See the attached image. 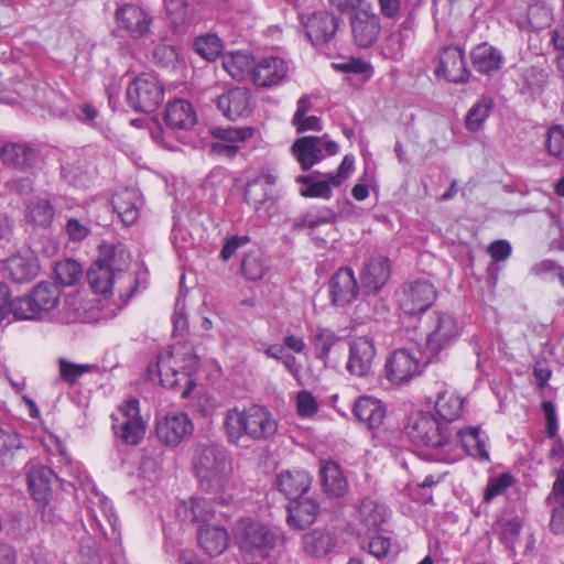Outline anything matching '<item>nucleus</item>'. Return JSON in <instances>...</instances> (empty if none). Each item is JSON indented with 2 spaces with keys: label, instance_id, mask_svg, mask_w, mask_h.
<instances>
[{
  "label": "nucleus",
  "instance_id": "obj_4",
  "mask_svg": "<svg viewBox=\"0 0 564 564\" xmlns=\"http://www.w3.org/2000/svg\"><path fill=\"white\" fill-rule=\"evenodd\" d=\"M224 426L229 443L235 445L243 436L253 441L268 440L278 430V423L271 412L265 406L259 404L228 410Z\"/></svg>",
  "mask_w": 564,
  "mask_h": 564
},
{
  "label": "nucleus",
  "instance_id": "obj_30",
  "mask_svg": "<svg viewBox=\"0 0 564 564\" xmlns=\"http://www.w3.org/2000/svg\"><path fill=\"white\" fill-rule=\"evenodd\" d=\"M352 413L361 425L370 431H376L382 425L387 409L378 399L360 397L354 404Z\"/></svg>",
  "mask_w": 564,
  "mask_h": 564
},
{
  "label": "nucleus",
  "instance_id": "obj_44",
  "mask_svg": "<svg viewBox=\"0 0 564 564\" xmlns=\"http://www.w3.org/2000/svg\"><path fill=\"white\" fill-rule=\"evenodd\" d=\"M341 343V338L330 328L317 327L312 332L311 344L315 357L327 364L333 349Z\"/></svg>",
  "mask_w": 564,
  "mask_h": 564
},
{
  "label": "nucleus",
  "instance_id": "obj_15",
  "mask_svg": "<svg viewBox=\"0 0 564 564\" xmlns=\"http://www.w3.org/2000/svg\"><path fill=\"white\" fill-rule=\"evenodd\" d=\"M437 292L433 283L417 279L403 284L398 303L400 310L410 316L425 313L436 301Z\"/></svg>",
  "mask_w": 564,
  "mask_h": 564
},
{
  "label": "nucleus",
  "instance_id": "obj_32",
  "mask_svg": "<svg viewBox=\"0 0 564 564\" xmlns=\"http://www.w3.org/2000/svg\"><path fill=\"white\" fill-rule=\"evenodd\" d=\"M254 133L251 127L215 128L213 135L219 140L214 150L226 156H234L238 152L237 143L249 140Z\"/></svg>",
  "mask_w": 564,
  "mask_h": 564
},
{
  "label": "nucleus",
  "instance_id": "obj_1",
  "mask_svg": "<svg viewBox=\"0 0 564 564\" xmlns=\"http://www.w3.org/2000/svg\"><path fill=\"white\" fill-rule=\"evenodd\" d=\"M200 488L219 505H229L236 495L232 463L226 448L217 443H198L192 458Z\"/></svg>",
  "mask_w": 564,
  "mask_h": 564
},
{
  "label": "nucleus",
  "instance_id": "obj_35",
  "mask_svg": "<svg viewBox=\"0 0 564 564\" xmlns=\"http://www.w3.org/2000/svg\"><path fill=\"white\" fill-rule=\"evenodd\" d=\"M164 121L175 132L187 131L195 126L197 117L188 101L175 99L167 105Z\"/></svg>",
  "mask_w": 564,
  "mask_h": 564
},
{
  "label": "nucleus",
  "instance_id": "obj_45",
  "mask_svg": "<svg viewBox=\"0 0 564 564\" xmlns=\"http://www.w3.org/2000/svg\"><path fill=\"white\" fill-rule=\"evenodd\" d=\"M359 519L367 531H378L388 518V509L384 505L366 498L359 507Z\"/></svg>",
  "mask_w": 564,
  "mask_h": 564
},
{
  "label": "nucleus",
  "instance_id": "obj_25",
  "mask_svg": "<svg viewBox=\"0 0 564 564\" xmlns=\"http://www.w3.org/2000/svg\"><path fill=\"white\" fill-rule=\"evenodd\" d=\"M435 75L452 83L467 82L469 72L465 64L463 50L458 46L444 47L438 55Z\"/></svg>",
  "mask_w": 564,
  "mask_h": 564
},
{
  "label": "nucleus",
  "instance_id": "obj_58",
  "mask_svg": "<svg viewBox=\"0 0 564 564\" xmlns=\"http://www.w3.org/2000/svg\"><path fill=\"white\" fill-rule=\"evenodd\" d=\"M241 270L248 280L258 281L265 275L268 265L261 253L250 252L245 257L241 264Z\"/></svg>",
  "mask_w": 564,
  "mask_h": 564
},
{
  "label": "nucleus",
  "instance_id": "obj_20",
  "mask_svg": "<svg viewBox=\"0 0 564 564\" xmlns=\"http://www.w3.org/2000/svg\"><path fill=\"white\" fill-rule=\"evenodd\" d=\"M354 42L361 48L370 47L381 32L380 17L371 9L356 10L350 18Z\"/></svg>",
  "mask_w": 564,
  "mask_h": 564
},
{
  "label": "nucleus",
  "instance_id": "obj_3",
  "mask_svg": "<svg viewBox=\"0 0 564 564\" xmlns=\"http://www.w3.org/2000/svg\"><path fill=\"white\" fill-rule=\"evenodd\" d=\"M131 254L123 243L102 242L99 246L98 258L87 273L88 282L95 293L108 297L116 284L133 279L128 273Z\"/></svg>",
  "mask_w": 564,
  "mask_h": 564
},
{
  "label": "nucleus",
  "instance_id": "obj_49",
  "mask_svg": "<svg viewBox=\"0 0 564 564\" xmlns=\"http://www.w3.org/2000/svg\"><path fill=\"white\" fill-rule=\"evenodd\" d=\"M28 223L40 227H48L54 219V206L46 198H34L26 207Z\"/></svg>",
  "mask_w": 564,
  "mask_h": 564
},
{
  "label": "nucleus",
  "instance_id": "obj_53",
  "mask_svg": "<svg viewBox=\"0 0 564 564\" xmlns=\"http://www.w3.org/2000/svg\"><path fill=\"white\" fill-rule=\"evenodd\" d=\"M193 46L195 52L206 61H215L223 51V42L216 34L198 36Z\"/></svg>",
  "mask_w": 564,
  "mask_h": 564
},
{
  "label": "nucleus",
  "instance_id": "obj_26",
  "mask_svg": "<svg viewBox=\"0 0 564 564\" xmlns=\"http://www.w3.org/2000/svg\"><path fill=\"white\" fill-rule=\"evenodd\" d=\"M390 275V260L383 256L371 257L360 271L361 288L367 294H377L387 284Z\"/></svg>",
  "mask_w": 564,
  "mask_h": 564
},
{
  "label": "nucleus",
  "instance_id": "obj_14",
  "mask_svg": "<svg viewBox=\"0 0 564 564\" xmlns=\"http://www.w3.org/2000/svg\"><path fill=\"white\" fill-rule=\"evenodd\" d=\"M459 334L460 327L453 315L435 311L429 316L426 324V348L435 356L448 348Z\"/></svg>",
  "mask_w": 564,
  "mask_h": 564
},
{
  "label": "nucleus",
  "instance_id": "obj_61",
  "mask_svg": "<svg viewBox=\"0 0 564 564\" xmlns=\"http://www.w3.org/2000/svg\"><path fill=\"white\" fill-rule=\"evenodd\" d=\"M187 508V506H185ZM188 509L193 516V520L202 525L208 524L207 522L213 519L215 510L212 507L210 500L206 498H192L188 502Z\"/></svg>",
  "mask_w": 564,
  "mask_h": 564
},
{
  "label": "nucleus",
  "instance_id": "obj_54",
  "mask_svg": "<svg viewBox=\"0 0 564 564\" xmlns=\"http://www.w3.org/2000/svg\"><path fill=\"white\" fill-rule=\"evenodd\" d=\"M512 248L509 241L500 239L495 240L488 246V253L492 259V263L488 265L487 272L496 282L498 280L499 265L497 262L506 261L511 254Z\"/></svg>",
  "mask_w": 564,
  "mask_h": 564
},
{
  "label": "nucleus",
  "instance_id": "obj_9",
  "mask_svg": "<svg viewBox=\"0 0 564 564\" xmlns=\"http://www.w3.org/2000/svg\"><path fill=\"white\" fill-rule=\"evenodd\" d=\"M466 454L481 460L489 459L486 441L481 436L479 427L458 430L455 437H452V432L448 431L445 445L438 456V462L454 463Z\"/></svg>",
  "mask_w": 564,
  "mask_h": 564
},
{
  "label": "nucleus",
  "instance_id": "obj_7",
  "mask_svg": "<svg viewBox=\"0 0 564 564\" xmlns=\"http://www.w3.org/2000/svg\"><path fill=\"white\" fill-rule=\"evenodd\" d=\"M59 299L58 286L40 282L28 295L15 299L14 317L22 321L42 319L57 307Z\"/></svg>",
  "mask_w": 564,
  "mask_h": 564
},
{
  "label": "nucleus",
  "instance_id": "obj_33",
  "mask_svg": "<svg viewBox=\"0 0 564 564\" xmlns=\"http://www.w3.org/2000/svg\"><path fill=\"white\" fill-rule=\"evenodd\" d=\"M54 478L55 474L50 467L37 463L28 465L26 479L34 500L41 503L48 501L51 485Z\"/></svg>",
  "mask_w": 564,
  "mask_h": 564
},
{
  "label": "nucleus",
  "instance_id": "obj_5",
  "mask_svg": "<svg viewBox=\"0 0 564 564\" xmlns=\"http://www.w3.org/2000/svg\"><path fill=\"white\" fill-rule=\"evenodd\" d=\"M234 540L240 551L264 558L283 545L285 536L280 528L243 518L237 521L234 528Z\"/></svg>",
  "mask_w": 564,
  "mask_h": 564
},
{
  "label": "nucleus",
  "instance_id": "obj_13",
  "mask_svg": "<svg viewBox=\"0 0 564 564\" xmlns=\"http://www.w3.org/2000/svg\"><path fill=\"white\" fill-rule=\"evenodd\" d=\"M424 366L425 362L422 360L419 350L399 348L387 357L384 364L386 378L393 384L408 383L422 373Z\"/></svg>",
  "mask_w": 564,
  "mask_h": 564
},
{
  "label": "nucleus",
  "instance_id": "obj_12",
  "mask_svg": "<svg viewBox=\"0 0 564 564\" xmlns=\"http://www.w3.org/2000/svg\"><path fill=\"white\" fill-rule=\"evenodd\" d=\"M276 181L275 174L262 172L246 186L245 200L252 206L259 217L271 218L278 210L274 188Z\"/></svg>",
  "mask_w": 564,
  "mask_h": 564
},
{
  "label": "nucleus",
  "instance_id": "obj_6",
  "mask_svg": "<svg viewBox=\"0 0 564 564\" xmlns=\"http://www.w3.org/2000/svg\"><path fill=\"white\" fill-rule=\"evenodd\" d=\"M404 430L413 444L432 449L433 458L438 460L449 431L445 423L429 411H415L409 415Z\"/></svg>",
  "mask_w": 564,
  "mask_h": 564
},
{
  "label": "nucleus",
  "instance_id": "obj_24",
  "mask_svg": "<svg viewBox=\"0 0 564 564\" xmlns=\"http://www.w3.org/2000/svg\"><path fill=\"white\" fill-rule=\"evenodd\" d=\"M290 72L289 63L279 56H265L254 63L252 82L259 87L280 85Z\"/></svg>",
  "mask_w": 564,
  "mask_h": 564
},
{
  "label": "nucleus",
  "instance_id": "obj_29",
  "mask_svg": "<svg viewBox=\"0 0 564 564\" xmlns=\"http://www.w3.org/2000/svg\"><path fill=\"white\" fill-rule=\"evenodd\" d=\"M553 21V8L544 0H534L528 6L527 12L514 20L520 30L528 32L546 29Z\"/></svg>",
  "mask_w": 564,
  "mask_h": 564
},
{
  "label": "nucleus",
  "instance_id": "obj_10",
  "mask_svg": "<svg viewBox=\"0 0 564 564\" xmlns=\"http://www.w3.org/2000/svg\"><path fill=\"white\" fill-rule=\"evenodd\" d=\"M164 98L163 87L154 74L143 73L135 77L127 88V100L138 112H153Z\"/></svg>",
  "mask_w": 564,
  "mask_h": 564
},
{
  "label": "nucleus",
  "instance_id": "obj_37",
  "mask_svg": "<svg viewBox=\"0 0 564 564\" xmlns=\"http://www.w3.org/2000/svg\"><path fill=\"white\" fill-rule=\"evenodd\" d=\"M549 80V74L544 67L531 65L519 69V79L517 82L519 90L522 95L530 97L540 96Z\"/></svg>",
  "mask_w": 564,
  "mask_h": 564
},
{
  "label": "nucleus",
  "instance_id": "obj_17",
  "mask_svg": "<svg viewBox=\"0 0 564 564\" xmlns=\"http://www.w3.org/2000/svg\"><path fill=\"white\" fill-rule=\"evenodd\" d=\"M2 276L17 284L33 281L40 272V262L36 254L30 250H20L0 264Z\"/></svg>",
  "mask_w": 564,
  "mask_h": 564
},
{
  "label": "nucleus",
  "instance_id": "obj_36",
  "mask_svg": "<svg viewBox=\"0 0 564 564\" xmlns=\"http://www.w3.org/2000/svg\"><path fill=\"white\" fill-rule=\"evenodd\" d=\"M471 63L478 73L491 75L501 69L505 57L500 50L484 42L471 51Z\"/></svg>",
  "mask_w": 564,
  "mask_h": 564
},
{
  "label": "nucleus",
  "instance_id": "obj_64",
  "mask_svg": "<svg viewBox=\"0 0 564 564\" xmlns=\"http://www.w3.org/2000/svg\"><path fill=\"white\" fill-rule=\"evenodd\" d=\"M178 58V53L174 46L159 45L153 52V59L158 65L169 67L174 65Z\"/></svg>",
  "mask_w": 564,
  "mask_h": 564
},
{
  "label": "nucleus",
  "instance_id": "obj_56",
  "mask_svg": "<svg viewBox=\"0 0 564 564\" xmlns=\"http://www.w3.org/2000/svg\"><path fill=\"white\" fill-rule=\"evenodd\" d=\"M544 147L550 156L564 160V127L552 126L547 129L544 139Z\"/></svg>",
  "mask_w": 564,
  "mask_h": 564
},
{
  "label": "nucleus",
  "instance_id": "obj_62",
  "mask_svg": "<svg viewBox=\"0 0 564 564\" xmlns=\"http://www.w3.org/2000/svg\"><path fill=\"white\" fill-rule=\"evenodd\" d=\"M20 447V436L10 426L0 427V460Z\"/></svg>",
  "mask_w": 564,
  "mask_h": 564
},
{
  "label": "nucleus",
  "instance_id": "obj_2",
  "mask_svg": "<svg viewBox=\"0 0 564 564\" xmlns=\"http://www.w3.org/2000/svg\"><path fill=\"white\" fill-rule=\"evenodd\" d=\"M199 360L192 347H174L161 351L155 364L147 369V376L152 382L178 391L182 398H187L196 387L195 373Z\"/></svg>",
  "mask_w": 564,
  "mask_h": 564
},
{
  "label": "nucleus",
  "instance_id": "obj_50",
  "mask_svg": "<svg viewBox=\"0 0 564 564\" xmlns=\"http://www.w3.org/2000/svg\"><path fill=\"white\" fill-rule=\"evenodd\" d=\"M494 108V101L490 97H481L468 110L465 119L466 129L470 132H477L482 128L484 122L489 117Z\"/></svg>",
  "mask_w": 564,
  "mask_h": 564
},
{
  "label": "nucleus",
  "instance_id": "obj_39",
  "mask_svg": "<svg viewBox=\"0 0 564 564\" xmlns=\"http://www.w3.org/2000/svg\"><path fill=\"white\" fill-rule=\"evenodd\" d=\"M229 536L225 528L219 525H200L198 530V543L209 555H219L228 546Z\"/></svg>",
  "mask_w": 564,
  "mask_h": 564
},
{
  "label": "nucleus",
  "instance_id": "obj_8",
  "mask_svg": "<svg viewBox=\"0 0 564 564\" xmlns=\"http://www.w3.org/2000/svg\"><path fill=\"white\" fill-rule=\"evenodd\" d=\"M355 171V158L347 154L344 156L341 163L335 172L325 174L324 180H321L319 172H312L311 174L297 175L295 182L301 184L300 194L304 197H314L329 199L332 197V187H339L344 184Z\"/></svg>",
  "mask_w": 564,
  "mask_h": 564
},
{
  "label": "nucleus",
  "instance_id": "obj_41",
  "mask_svg": "<svg viewBox=\"0 0 564 564\" xmlns=\"http://www.w3.org/2000/svg\"><path fill=\"white\" fill-rule=\"evenodd\" d=\"M319 474L323 488L327 495L343 497L346 494L348 482L338 464L332 460L323 462Z\"/></svg>",
  "mask_w": 564,
  "mask_h": 564
},
{
  "label": "nucleus",
  "instance_id": "obj_63",
  "mask_svg": "<svg viewBox=\"0 0 564 564\" xmlns=\"http://www.w3.org/2000/svg\"><path fill=\"white\" fill-rule=\"evenodd\" d=\"M523 527V521L520 517H513L512 519L506 520L500 524V538L506 544H512Z\"/></svg>",
  "mask_w": 564,
  "mask_h": 564
},
{
  "label": "nucleus",
  "instance_id": "obj_57",
  "mask_svg": "<svg viewBox=\"0 0 564 564\" xmlns=\"http://www.w3.org/2000/svg\"><path fill=\"white\" fill-rule=\"evenodd\" d=\"M97 367L89 364H74L64 358L58 360L61 378L69 386H74L85 373L91 372Z\"/></svg>",
  "mask_w": 564,
  "mask_h": 564
},
{
  "label": "nucleus",
  "instance_id": "obj_55",
  "mask_svg": "<svg viewBox=\"0 0 564 564\" xmlns=\"http://www.w3.org/2000/svg\"><path fill=\"white\" fill-rule=\"evenodd\" d=\"M513 484L514 477L509 473L490 477L484 491V502L490 503L495 498L503 495Z\"/></svg>",
  "mask_w": 564,
  "mask_h": 564
},
{
  "label": "nucleus",
  "instance_id": "obj_34",
  "mask_svg": "<svg viewBox=\"0 0 564 564\" xmlns=\"http://www.w3.org/2000/svg\"><path fill=\"white\" fill-rule=\"evenodd\" d=\"M318 511L319 505L315 499L301 496L290 501L286 522L294 529L303 530L315 521Z\"/></svg>",
  "mask_w": 564,
  "mask_h": 564
},
{
  "label": "nucleus",
  "instance_id": "obj_42",
  "mask_svg": "<svg viewBox=\"0 0 564 564\" xmlns=\"http://www.w3.org/2000/svg\"><path fill=\"white\" fill-rule=\"evenodd\" d=\"M0 156L7 165L25 169L35 162L37 154L28 143L12 142L2 147Z\"/></svg>",
  "mask_w": 564,
  "mask_h": 564
},
{
  "label": "nucleus",
  "instance_id": "obj_43",
  "mask_svg": "<svg viewBox=\"0 0 564 564\" xmlns=\"http://www.w3.org/2000/svg\"><path fill=\"white\" fill-rule=\"evenodd\" d=\"M546 503L552 507L550 529L554 534L564 533V480L556 479L552 491L546 497Z\"/></svg>",
  "mask_w": 564,
  "mask_h": 564
},
{
  "label": "nucleus",
  "instance_id": "obj_11",
  "mask_svg": "<svg viewBox=\"0 0 564 564\" xmlns=\"http://www.w3.org/2000/svg\"><path fill=\"white\" fill-rule=\"evenodd\" d=\"M338 144L327 134L297 138L291 145V153L303 171H310L328 156L337 154Z\"/></svg>",
  "mask_w": 564,
  "mask_h": 564
},
{
  "label": "nucleus",
  "instance_id": "obj_52",
  "mask_svg": "<svg viewBox=\"0 0 564 564\" xmlns=\"http://www.w3.org/2000/svg\"><path fill=\"white\" fill-rule=\"evenodd\" d=\"M83 301L79 295H68L62 310L57 314V319L64 324H73L77 322H85L86 314L83 311Z\"/></svg>",
  "mask_w": 564,
  "mask_h": 564
},
{
  "label": "nucleus",
  "instance_id": "obj_47",
  "mask_svg": "<svg viewBox=\"0 0 564 564\" xmlns=\"http://www.w3.org/2000/svg\"><path fill=\"white\" fill-rule=\"evenodd\" d=\"M252 57L242 52H234L224 55L223 67L236 80H242L253 70Z\"/></svg>",
  "mask_w": 564,
  "mask_h": 564
},
{
  "label": "nucleus",
  "instance_id": "obj_40",
  "mask_svg": "<svg viewBox=\"0 0 564 564\" xmlns=\"http://www.w3.org/2000/svg\"><path fill=\"white\" fill-rule=\"evenodd\" d=\"M303 550L314 557H323L328 554L336 544L335 535L324 529H314L302 538Z\"/></svg>",
  "mask_w": 564,
  "mask_h": 564
},
{
  "label": "nucleus",
  "instance_id": "obj_16",
  "mask_svg": "<svg viewBox=\"0 0 564 564\" xmlns=\"http://www.w3.org/2000/svg\"><path fill=\"white\" fill-rule=\"evenodd\" d=\"M115 434L128 445H137L144 436L145 424L140 416L139 401L131 399L112 415Z\"/></svg>",
  "mask_w": 564,
  "mask_h": 564
},
{
  "label": "nucleus",
  "instance_id": "obj_28",
  "mask_svg": "<svg viewBox=\"0 0 564 564\" xmlns=\"http://www.w3.org/2000/svg\"><path fill=\"white\" fill-rule=\"evenodd\" d=\"M217 108L230 120L247 117L251 112V93L242 87L230 89L218 97Z\"/></svg>",
  "mask_w": 564,
  "mask_h": 564
},
{
  "label": "nucleus",
  "instance_id": "obj_46",
  "mask_svg": "<svg viewBox=\"0 0 564 564\" xmlns=\"http://www.w3.org/2000/svg\"><path fill=\"white\" fill-rule=\"evenodd\" d=\"M463 404V399L454 393L447 391L438 393L435 401V410L440 416V421L448 426V423L460 416Z\"/></svg>",
  "mask_w": 564,
  "mask_h": 564
},
{
  "label": "nucleus",
  "instance_id": "obj_18",
  "mask_svg": "<svg viewBox=\"0 0 564 564\" xmlns=\"http://www.w3.org/2000/svg\"><path fill=\"white\" fill-rule=\"evenodd\" d=\"M155 431L163 444L175 447L193 434L194 424L186 413L171 412L156 420Z\"/></svg>",
  "mask_w": 564,
  "mask_h": 564
},
{
  "label": "nucleus",
  "instance_id": "obj_59",
  "mask_svg": "<svg viewBox=\"0 0 564 564\" xmlns=\"http://www.w3.org/2000/svg\"><path fill=\"white\" fill-rule=\"evenodd\" d=\"M336 213L328 207H319L308 210L296 224V228H315L321 225L334 223Z\"/></svg>",
  "mask_w": 564,
  "mask_h": 564
},
{
  "label": "nucleus",
  "instance_id": "obj_23",
  "mask_svg": "<svg viewBox=\"0 0 564 564\" xmlns=\"http://www.w3.org/2000/svg\"><path fill=\"white\" fill-rule=\"evenodd\" d=\"M116 21L131 37L140 39L150 32L151 17L138 4L126 3L116 10Z\"/></svg>",
  "mask_w": 564,
  "mask_h": 564
},
{
  "label": "nucleus",
  "instance_id": "obj_51",
  "mask_svg": "<svg viewBox=\"0 0 564 564\" xmlns=\"http://www.w3.org/2000/svg\"><path fill=\"white\" fill-rule=\"evenodd\" d=\"M54 272L56 280L62 285L72 286L80 281L83 275V268L77 261L65 259L56 263Z\"/></svg>",
  "mask_w": 564,
  "mask_h": 564
},
{
  "label": "nucleus",
  "instance_id": "obj_27",
  "mask_svg": "<svg viewBox=\"0 0 564 564\" xmlns=\"http://www.w3.org/2000/svg\"><path fill=\"white\" fill-rule=\"evenodd\" d=\"M329 293L332 303L336 306L348 305L357 299L359 286L350 267H343L332 275Z\"/></svg>",
  "mask_w": 564,
  "mask_h": 564
},
{
  "label": "nucleus",
  "instance_id": "obj_22",
  "mask_svg": "<svg viewBox=\"0 0 564 564\" xmlns=\"http://www.w3.org/2000/svg\"><path fill=\"white\" fill-rule=\"evenodd\" d=\"M415 26V15L409 13L399 24L398 29L386 34L382 39L380 44L382 55L386 58L400 61L403 56L406 43L414 37Z\"/></svg>",
  "mask_w": 564,
  "mask_h": 564
},
{
  "label": "nucleus",
  "instance_id": "obj_60",
  "mask_svg": "<svg viewBox=\"0 0 564 564\" xmlns=\"http://www.w3.org/2000/svg\"><path fill=\"white\" fill-rule=\"evenodd\" d=\"M295 409L300 417L312 419L317 414L319 404L312 392L307 390H301L296 393L295 397Z\"/></svg>",
  "mask_w": 564,
  "mask_h": 564
},
{
  "label": "nucleus",
  "instance_id": "obj_19",
  "mask_svg": "<svg viewBox=\"0 0 564 564\" xmlns=\"http://www.w3.org/2000/svg\"><path fill=\"white\" fill-rule=\"evenodd\" d=\"M377 349L369 337H357L349 345V356L346 365L347 371L356 377H368L373 369Z\"/></svg>",
  "mask_w": 564,
  "mask_h": 564
},
{
  "label": "nucleus",
  "instance_id": "obj_48",
  "mask_svg": "<svg viewBox=\"0 0 564 564\" xmlns=\"http://www.w3.org/2000/svg\"><path fill=\"white\" fill-rule=\"evenodd\" d=\"M166 18L175 28L191 22L195 14V0H163Z\"/></svg>",
  "mask_w": 564,
  "mask_h": 564
},
{
  "label": "nucleus",
  "instance_id": "obj_38",
  "mask_svg": "<svg viewBox=\"0 0 564 564\" xmlns=\"http://www.w3.org/2000/svg\"><path fill=\"white\" fill-rule=\"evenodd\" d=\"M112 207L126 226L139 218L140 196L135 189L124 188L112 196Z\"/></svg>",
  "mask_w": 564,
  "mask_h": 564
},
{
  "label": "nucleus",
  "instance_id": "obj_21",
  "mask_svg": "<svg viewBox=\"0 0 564 564\" xmlns=\"http://www.w3.org/2000/svg\"><path fill=\"white\" fill-rule=\"evenodd\" d=\"M301 22L313 45L329 42L339 25V19L326 11H317L307 17L302 15Z\"/></svg>",
  "mask_w": 564,
  "mask_h": 564
},
{
  "label": "nucleus",
  "instance_id": "obj_31",
  "mask_svg": "<svg viewBox=\"0 0 564 564\" xmlns=\"http://www.w3.org/2000/svg\"><path fill=\"white\" fill-rule=\"evenodd\" d=\"M311 484L312 477L305 470L281 471L274 481L275 488L291 501L307 492Z\"/></svg>",
  "mask_w": 564,
  "mask_h": 564
}]
</instances>
